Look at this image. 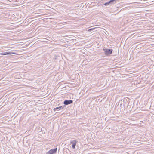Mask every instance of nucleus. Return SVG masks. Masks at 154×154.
Instances as JSON below:
<instances>
[{"mask_svg": "<svg viewBox=\"0 0 154 154\" xmlns=\"http://www.w3.org/2000/svg\"><path fill=\"white\" fill-rule=\"evenodd\" d=\"M103 50L106 55H110L112 53V49H103Z\"/></svg>", "mask_w": 154, "mask_h": 154, "instance_id": "obj_2", "label": "nucleus"}, {"mask_svg": "<svg viewBox=\"0 0 154 154\" xmlns=\"http://www.w3.org/2000/svg\"><path fill=\"white\" fill-rule=\"evenodd\" d=\"M77 141L74 140L70 141V143L72 144V146L73 149L75 148V145Z\"/></svg>", "mask_w": 154, "mask_h": 154, "instance_id": "obj_4", "label": "nucleus"}, {"mask_svg": "<svg viewBox=\"0 0 154 154\" xmlns=\"http://www.w3.org/2000/svg\"><path fill=\"white\" fill-rule=\"evenodd\" d=\"M73 103V101L72 100H66L63 102V103L65 105H68L71 104Z\"/></svg>", "mask_w": 154, "mask_h": 154, "instance_id": "obj_5", "label": "nucleus"}, {"mask_svg": "<svg viewBox=\"0 0 154 154\" xmlns=\"http://www.w3.org/2000/svg\"><path fill=\"white\" fill-rule=\"evenodd\" d=\"M94 28H91V29H89L88 30V31H91L93 30L94 29Z\"/></svg>", "mask_w": 154, "mask_h": 154, "instance_id": "obj_8", "label": "nucleus"}, {"mask_svg": "<svg viewBox=\"0 0 154 154\" xmlns=\"http://www.w3.org/2000/svg\"><path fill=\"white\" fill-rule=\"evenodd\" d=\"M57 151V148H56L54 149H52L50 150L46 154H54L56 153Z\"/></svg>", "mask_w": 154, "mask_h": 154, "instance_id": "obj_3", "label": "nucleus"}, {"mask_svg": "<svg viewBox=\"0 0 154 154\" xmlns=\"http://www.w3.org/2000/svg\"><path fill=\"white\" fill-rule=\"evenodd\" d=\"M15 53L12 52H5L1 53H0V55H8V54H15Z\"/></svg>", "mask_w": 154, "mask_h": 154, "instance_id": "obj_6", "label": "nucleus"}, {"mask_svg": "<svg viewBox=\"0 0 154 154\" xmlns=\"http://www.w3.org/2000/svg\"><path fill=\"white\" fill-rule=\"evenodd\" d=\"M118 0H110L106 3H105L103 5L105 6H108L109 5H112L116 3Z\"/></svg>", "mask_w": 154, "mask_h": 154, "instance_id": "obj_1", "label": "nucleus"}, {"mask_svg": "<svg viewBox=\"0 0 154 154\" xmlns=\"http://www.w3.org/2000/svg\"><path fill=\"white\" fill-rule=\"evenodd\" d=\"M65 107V106L64 105L59 107H57L56 108H54L53 110H54V111H56L57 109L58 110H60L61 109H63Z\"/></svg>", "mask_w": 154, "mask_h": 154, "instance_id": "obj_7", "label": "nucleus"}]
</instances>
